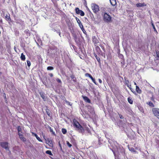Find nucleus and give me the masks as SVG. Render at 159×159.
<instances>
[{
    "label": "nucleus",
    "mask_w": 159,
    "mask_h": 159,
    "mask_svg": "<svg viewBox=\"0 0 159 159\" xmlns=\"http://www.w3.org/2000/svg\"><path fill=\"white\" fill-rule=\"evenodd\" d=\"M20 139L23 142H25L26 141V139L23 137V135H20L19 137Z\"/></svg>",
    "instance_id": "16"
},
{
    "label": "nucleus",
    "mask_w": 159,
    "mask_h": 159,
    "mask_svg": "<svg viewBox=\"0 0 159 159\" xmlns=\"http://www.w3.org/2000/svg\"><path fill=\"white\" fill-rule=\"evenodd\" d=\"M22 130L20 126H18L17 128L18 132H21Z\"/></svg>",
    "instance_id": "30"
},
{
    "label": "nucleus",
    "mask_w": 159,
    "mask_h": 159,
    "mask_svg": "<svg viewBox=\"0 0 159 159\" xmlns=\"http://www.w3.org/2000/svg\"><path fill=\"white\" fill-rule=\"evenodd\" d=\"M27 65L28 66H30L31 63L30 61L29 60L27 61Z\"/></svg>",
    "instance_id": "36"
},
{
    "label": "nucleus",
    "mask_w": 159,
    "mask_h": 159,
    "mask_svg": "<svg viewBox=\"0 0 159 159\" xmlns=\"http://www.w3.org/2000/svg\"><path fill=\"white\" fill-rule=\"evenodd\" d=\"M49 75L51 77H52L53 76V75L52 73H50L49 74Z\"/></svg>",
    "instance_id": "41"
},
{
    "label": "nucleus",
    "mask_w": 159,
    "mask_h": 159,
    "mask_svg": "<svg viewBox=\"0 0 159 159\" xmlns=\"http://www.w3.org/2000/svg\"><path fill=\"white\" fill-rule=\"evenodd\" d=\"M110 2L113 6H115L116 4V0H110Z\"/></svg>",
    "instance_id": "14"
},
{
    "label": "nucleus",
    "mask_w": 159,
    "mask_h": 159,
    "mask_svg": "<svg viewBox=\"0 0 159 159\" xmlns=\"http://www.w3.org/2000/svg\"><path fill=\"white\" fill-rule=\"evenodd\" d=\"M92 8L93 11L95 13H97L99 10L98 6L95 4H92Z\"/></svg>",
    "instance_id": "3"
},
{
    "label": "nucleus",
    "mask_w": 159,
    "mask_h": 159,
    "mask_svg": "<svg viewBox=\"0 0 159 159\" xmlns=\"http://www.w3.org/2000/svg\"><path fill=\"white\" fill-rule=\"evenodd\" d=\"M46 143L50 147H52L53 146L52 141L50 139H48V140L46 141Z\"/></svg>",
    "instance_id": "9"
},
{
    "label": "nucleus",
    "mask_w": 159,
    "mask_h": 159,
    "mask_svg": "<svg viewBox=\"0 0 159 159\" xmlns=\"http://www.w3.org/2000/svg\"><path fill=\"white\" fill-rule=\"evenodd\" d=\"M50 131L51 132H53V130L51 128V127H50Z\"/></svg>",
    "instance_id": "46"
},
{
    "label": "nucleus",
    "mask_w": 159,
    "mask_h": 159,
    "mask_svg": "<svg viewBox=\"0 0 159 159\" xmlns=\"http://www.w3.org/2000/svg\"><path fill=\"white\" fill-rule=\"evenodd\" d=\"M46 153L47 154H48V155H52V152L50 150H47L46 152Z\"/></svg>",
    "instance_id": "25"
},
{
    "label": "nucleus",
    "mask_w": 159,
    "mask_h": 159,
    "mask_svg": "<svg viewBox=\"0 0 159 159\" xmlns=\"http://www.w3.org/2000/svg\"><path fill=\"white\" fill-rule=\"evenodd\" d=\"M128 148L130 151L134 152V153H137V152L134 150V148L132 147H129Z\"/></svg>",
    "instance_id": "18"
},
{
    "label": "nucleus",
    "mask_w": 159,
    "mask_h": 159,
    "mask_svg": "<svg viewBox=\"0 0 159 159\" xmlns=\"http://www.w3.org/2000/svg\"><path fill=\"white\" fill-rule=\"evenodd\" d=\"M125 84L127 87H129V81L128 80H126V79L125 78Z\"/></svg>",
    "instance_id": "26"
},
{
    "label": "nucleus",
    "mask_w": 159,
    "mask_h": 159,
    "mask_svg": "<svg viewBox=\"0 0 159 159\" xmlns=\"http://www.w3.org/2000/svg\"><path fill=\"white\" fill-rule=\"evenodd\" d=\"M95 57L96 58L97 61L98 62H100V59L99 57H98L97 56V55L95 54Z\"/></svg>",
    "instance_id": "27"
},
{
    "label": "nucleus",
    "mask_w": 159,
    "mask_h": 159,
    "mask_svg": "<svg viewBox=\"0 0 159 159\" xmlns=\"http://www.w3.org/2000/svg\"><path fill=\"white\" fill-rule=\"evenodd\" d=\"M131 85H129V87H129L131 90Z\"/></svg>",
    "instance_id": "47"
},
{
    "label": "nucleus",
    "mask_w": 159,
    "mask_h": 159,
    "mask_svg": "<svg viewBox=\"0 0 159 159\" xmlns=\"http://www.w3.org/2000/svg\"><path fill=\"white\" fill-rule=\"evenodd\" d=\"M98 81H99V82L100 83H101L102 82V81L100 79H98Z\"/></svg>",
    "instance_id": "42"
},
{
    "label": "nucleus",
    "mask_w": 159,
    "mask_h": 159,
    "mask_svg": "<svg viewBox=\"0 0 159 159\" xmlns=\"http://www.w3.org/2000/svg\"><path fill=\"white\" fill-rule=\"evenodd\" d=\"M80 29H81L83 31V32L84 34H86V31L85 30L83 26L82 27L80 28Z\"/></svg>",
    "instance_id": "31"
},
{
    "label": "nucleus",
    "mask_w": 159,
    "mask_h": 159,
    "mask_svg": "<svg viewBox=\"0 0 159 159\" xmlns=\"http://www.w3.org/2000/svg\"><path fill=\"white\" fill-rule=\"evenodd\" d=\"M93 41L94 43H97L98 42V40L95 36H94L93 37Z\"/></svg>",
    "instance_id": "20"
},
{
    "label": "nucleus",
    "mask_w": 159,
    "mask_h": 159,
    "mask_svg": "<svg viewBox=\"0 0 159 159\" xmlns=\"http://www.w3.org/2000/svg\"><path fill=\"white\" fill-rule=\"evenodd\" d=\"M148 104L149 106H151L152 107H154V106L153 103L151 102H149Z\"/></svg>",
    "instance_id": "34"
},
{
    "label": "nucleus",
    "mask_w": 159,
    "mask_h": 159,
    "mask_svg": "<svg viewBox=\"0 0 159 159\" xmlns=\"http://www.w3.org/2000/svg\"><path fill=\"white\" fill-rule=\"evenodd\" d=\"M112 151H113V152H114L113 150H112ZM114 152V154L115 155V153H114V152Z\"/></svg>",
    "instance_id": "54"
},
{
    "label": "nucleus",
    "mask_w": 159,
    "mask_h": 159,
    "mask_svg": "<svg viewBox=\"0 0 159 159\" xmlns=\"http://www.w3.org/2000/svg\"><path fill=\"white\" fill-rule=\"evenodd\" d=\"M136 6L137 7H143L144 6H146V4H145L144 3H138L136 4Z\"/></svg>",
    "instance_id": "12"
},
{
    "label": "nucleus",
    "mask_w": 159,
    "mask_h": 159,
    "mask_svg": "<svg viewBox=\"0 0 159 159\" xmlns=\"http://www.w3.org/2000/svg\"><path fill=\"white\" fill-rule=\"evenodd\" d=\"M118 115H119V116L120 118V119H123L124 118V117H123V116L121 114L119 113Z\"/></svg>",
    "instance_id": "37"
},
{
    "label": "nucleus",
    "mask_w": 159,
    "mask_h": 159,
    "mask_svg": "<svg viewBox=\"0 0 159 159\" xmlns=\"http://www.w3.org/2000/svg\"><path fill=\"white\" fill-rule=\"evenodd\" d=\"M57 81L59 83H61V80L59 79H57Z\"/></svg>",
    "instance_id": "40"
},
{
    "label": "nucleus",
    "mask_w": 159,
    "mask_h": 159,
    "mask_svg": "<svg viewBox=\"0 0 159 159\" xmlns=\"http://www.w3.org/2000/svg\"><path fill=\"white\" fill-rule=\"evenodd\" d=\"M59 145L61 147V144H60V143H59Z\"/></svg>",
    "instance_id": "53"
},
{
    "label": "nucleus",
    "mask_w": 159,
    "mask_h": 159,
    "mask_svg": "<svg viewBox=\"0 0 159 159\" xmlns=\"http://www.w3.org/2000/svg\"><path fill=\"white\" fill-rule=\"evenodd\" d=\"M151 23L153 27V29L154 31L156 33V34H158V32H157L155 26L153 23V21L152 20H151Z\"/></svg>",
    "instance_id": "15"
},
{
    "label": "nucleus",
    "mask_w": 159,
    "mask_h": 159,
    "mask_svg": "<svg viewBox=\"0 0 159 159\" xmlns=\"http://www.w3.org/2000/svg\"><path fill=\"white\" fill-rule=\"evenodd\" d=\"M73 159H75V158H73Z\"/></svg>",
    "instance_id": "55"
},
{
    "label": "nucleus",
    "mask_w": 159,
    "mask_h": 159,
    "mask_svg": "<svg viewBox=\"0 0 159 159\" xmlns=\"http://www.w3.org/2000/svg\"><path fill=\"white\" fill-rule=\"evenodd\" d=\"M18 134L19 135V137L20 136V135H22L23 134H22V132H18Z\"/></svg>",
    "instance_id": "39"
},
{
    "label": "nucleus",
    "mask_w": 159,
    "mask_h": 159,
    "mask_svg": "<svg viewBox=\"0 0 159 159\" xmlns=\"http://www.w3.org/2000/svg\"><path fill=\"white\" fill-rule=\"evenodd\" d=\"M75 41L76 44L78 45H80L81 42L79 38H78L75 40Z\"/></svg>",
    "instance_id": "17"
},
{
    "label": "nucleus",
    "mask_w": 159,
    "mask_h": 159,
    "mask_svg": "<svg viewBox=\"0 0 159 159\" xmlns=\"http://www.w3.org/2000/svg\"><path fill=\"white\" fill-rule=\"evenodd\" d=\"M76 21H77V22L79 24V26L80 28L82 27L83 26V25H82V24L81 23L80 21V20L79 18H78L77 17L76 18Z\"/></svg>",
    "instance_id": "11"
},
{
    "label": "nucleus",
    "mask_w": 159,
    "mask_h": 159,
    "mask_svg": "<svg viewBox=\"0 0 159 159\" xmlns=\"http://www.w3.org/2000/svg\"><path fill=\"white\" fill-rule=\"evenodd\" d=\"M25 32H28L27 30H25Z\"/></svg>",
    "instance_id": "52"
},
{
    "label": "nucleus",
    "mask_w": 159,
    "mask_h": 159,
    "mask_svg": "<svg viewBox=\"0 0 159 159\" xmlns=\"http://www.w3.org/2000/svg\"><path fill=\"white\" fill-rule=\"evenodd\" d=\"M82 97L85 102L89 103H90V99L87 97L84 96H82Z\"/></svg>",
    "instance_id": "10"
},
{
    "label": "nucleus",
    "mask_w": 159,
    "mask_h": 159,
    "mask_svg": "<svg viewBox=\"0 0 159 159\" xmlns=\"http://www.w3.org/2000/svg\"><path fill=\"white\" fill-rule=\"evenodd\" d=\"M71 78H72V79H73L74 78V75H72L71 76Z\"/></svg>",
    "instance_id": "49"
},
{
    "label": "nucleus",
    "mask_w": 159,
    "mask_h": 159,
    "mask_svg": "<svg viewBox=\"0 0 159 159\" xmlns=\"http://www.w3.org/2000/svg\"><path fill=\"white\" fill-rule=\"evenodd\" d=\"M75 11L77 14H80L81 16H83L84 15V12L82 10H80L78 7L75 8Z\"/></svg>",
    "instance_id": "6"
},
{
    "label": "nucleus",
    "mask_w": 159,
    "mask_h": 159,
    "mask_svg": "<svg viewBox=\"0 0 159 159\" xmlns=\"http://www.w3.org/2000/svg\"><path fill=\"white\" fill-rule=\"evenodd\" d=\"M85 76H88L89 78H90L92 80L93 82V83H94L95 84H96V82H95V79L93 78V77L91 76V75L89 73H86L85 74Z\"/></svg>",
    "instance_id": "8"
},
{
    "label": "nucleus",
    "mask_w": 159,
    "mask_h": 159,
    "mask_svg": "<svg viewBox=\"0 0 159 159\" xmlns=\"http://www.w3.org/2000/svg\"><path fill=\"white\" fill-rule=\"evenodd\" d=\"M14 50H15V51H16V47H14Z\"/></svg>",
    "instance_id": "48"
},
{
    "label": "nucleus",
    "mask_w": 159,
    "mask_h": 159,
    "mask_svg": "<svg viewBox=\"0 0 159 159\" xmlns=\"http://www.w3.org/2000/svg\"><path fill=\"white\" fill-rule=\"evenodd\" d=\"M40 96L44 100H45V96L44 95L43 93L42 92H40L39 93Z\"/></svg>",
    "instance_id": "22"
},
{
    "label": "nucleus",
    "mask_w": 159,
    "mask_h": 159,
    "mask_svg": "<svg viewBox=\"0 0 159 159\" xmlns=\"http://www.w3.org/2000/svg\"><path fill=\"white\" fill-rule=\"evenodd\" d=\"M136 91L137 93L140 94L142 93V91L138 86H136Z\"/></svg>",
    "instance_id": "13"
},
{
    "label": "nucleus",
    "mask_w": 159,
    "mask_h": 159,
    "mask_svg": "<svg viewBox=\"0 0 159 159\" xmlns=\"http://www.w3.org/2000/svg\"><path fill=\"white\" fill-rule=\"evenodd\" d=\"M156 52L157 56V57H158V58L159 59V52L158 51H156Z\"/></svg>",
    "instance_id": "38"
},
{
    "label": "nucleus",
    "mask_w": 159,
    "mask_h": 159,
    "mask_svg": "<svg viewBox=\"0 0 159 159\" xmlns=\"http://www.w3.org/2000/svg\"><path fill=\"white\" fill-rule=\"evenodd\" d=\"M20 58L21 59L22 61H25V56L23 53L21 54Z\"/></svg>",
    "instance_id": "21"
},
{
    "label": "nucleus",
    "mask_w": 159,
    "mask_h": 159,
    "mask_svg": "<svg viewBox=\"0 0 159 159\" xmlns=\"http://www.w3.org/2000/svg\"><path fill=\"white\" fill-rule=\"evenodd\" d=\"M152 111L154 115L159 119V109L154 108L152 109Z\"/></svg>",
    "instance_id": "5"
},
{
    "label": "nucleus",
    "mask_w": 159,
    "mask_h": 159,
    "mask_svg": "<svg viewBox=\"0 0 159 159\" xmlns=\"http://www.w3.org/2000/svg\"><path fill=\"white\" fill-rule=\"evenodd\" d=\"M103 21L107 23H109L112 22L111 17L107 13H105L103 15Z\"/></svg>",
    "instance_id": "2"
},
{
    "label": "nucleus",
    "mask_w": 159,
    "mask_h": 159,
    "mask_svg": "<svg viewBox=\"0 0 159 159\" xmlns=\"http://www.w3.org/2000/svg\"><path fill=\"white\" fill-rule=\"evenodd\" d=\"M5 19L7 20L8 21H11V20L9 14H8V15H7L6 16Z\"/></svg>",
    "instance_id": "19"
},
{
    "label": "nucleus",
    "mask_w": 159,
    "mask_h": 159,
    "mask_svg": "<svg viewBox=\"0 0 159 159\" xmlns=\"http://www.w3.org/2000/svg\"><path fill=\"white\" fill-rule=\"evenodd\" d=\"M73 125L74 127L76 128V130L79 133L82 134L84 133V129L80 125L78 122L75 119L73 120Z\"/></svg>",
    "instance_id": "1"
},
{
    "label": "nucleus",
    "mask_w": 159,
    "mask_h": 159,
    "mask_svg": "<svg viewBox=\"0 0 159 159\" xmlns=\"http://www.w3.org/2000/svg\"><path fill=\"white\" fill-rule=\"evenodd\" d=\"M96 49L98 52H100V49L98 46H97L96 47Z\"/></svg>",
    "instance_id": "32"
},
{
    "label": "nucleus",
    "mask_w": 159,
    "mask_h": 159,
    "mask_svg": "<svg viewBox=\"0 0 159 159\" xmlns=\"http://www.w3.org/2000/svg\"><path fill=\"white\" fill-rule=\"evenodd\" d=\"M134 84L135 85H137V84H136V83L135 82L134 83Z\"/></svg>",
    "instance_id": "51"
},
{
    "label": "nucleus",
    "mask_w": 159,
    "mask_h": 159,
    "mask_svg": "<svg viewBox=\"0 0 159 159\" xmlns=\"http://www.w3.org/2000/svg\"><path fill=\"white\" fill-rule=\"evenodd\" d=\"M66 103H67V104H68L70 105H71V104H70V103L68 101H67V102L66 101Z\"/></svg>",
    "instance_id": "43"
},
{
    "label": "nucleus",
    "mask_w": 159,
    "mask_h": 159,
    "mask_svg": "<svg viewBox=\"0 0 159 159\" xmlns=\"http://www.w3.org/2000/svg\"><path fill=\"white\" fill-rule=\"evenodd\" d=\"M85 130H87L88 131V132H89V129L88 128H85Z\"/></svg>",
    "instance_id": "44"
},
{
    "label": "nucleus",
    "mask_w": 159,
    "mask_h": 159,
    "mask_svg": "<svg viewBox=\"0 0 159 159\" xmlns=\"http://www.w3.org/2000/svg\"><path fill=\"white\" fill-rule=\"evenodd\" d=\"M60 31H58L57 32L58 33H59V35L60 37H61V35H61V33H60Z\"/></svg>",
    "instance_id": "45"
},
{
    "label": "nucleus",
    "mask_w": 159,
    "mask_h": 159,
    "mask_svg": "<svg viewBox=\"0 0 159 159\" xmlns=\"http://www.w3.org/2000/svg\"><path fill=\"white\" fill-rule=\"evenodd\" d=\"M62 132L63 134H65L66 133L67 131L66 129L63 128L62 129Z\"/></svg>",
    "instance_id": "28"
},
{
    "label": "nucleus",
    "mask_w": 159,
    "mask_h": 159,
    "mask_svg": "<svg viewBox=\"0 0 159 159\" xmlns=\"http://www.w3.org/2000/svg\"><path fill=\"white\" fill-rule=\"evenodd\" d=\"M73 36L75 40L78 38L75 34H73Z\"/></svg>",
    "instance_id": "35"
},
{
    "label": "nucleus",
    "mask_w": 159,
    "mask_h": 159,
    "mask_svg": "<svg viewBox=\"0 0 159 159\" xmlns=\"http://www.w3.org/2000/svg\"><path fill=\"white\" fill-rule=\"evenodd\" d=\"M0 145L2 147L6 149V150H8V143L7 142H2L0 143Z\"/></svg>",
    "instance_id": "7"
},
{
    "label": "nucleus",
    "mask_w": 159,
    "mask_h": 159,
    "mask_svg": "<svg viewBox=\"0 0 159 159\" xmlns=\"http://www.w3.org/2000/svg\"><path fill=\"white\" fill-rule=\"evenodd\" d=\"M128 101L129 103L130 104H132L133 103V101L132 98H128Z\"/></svg>",
    "instance_id": "23"
},
{
    "label": "nucleus",
    "mask_w": 159,
    "mask_h": 159,
    "mask_svg": "<svg viewBox=\"0 0 159 159\" xmlns=\"http://www.w3.org/2000/svg\"><path fill=\"white\" fill-rule=\"evenodd\" d=\"M66 144H67V146H68L69 148H71V146H72V145H71V144H70V143H69L68 141H67L66 142Z\"/></svg>",
    "instance_id": "33"
},
{
    "label": "nucleus",
    "mask_w": 159,
    "mask_h": 159,
    "mask_svg": "<svg viewBox=\"0 0 159 159\" xmlns=\"http://www.w3.org/2000/svg\"><path fill=\"white\" fill-rule=\"evenodd\" d=\"M108 142L113 148V149H115L117 148V145L118 144L116 142H114L112 140L109 139Z\"/></svg>",
    "instance_id": "4"
},
{
    "label": "nucleus",
    "mask_w": 159,
    "mask_h": 159,
    "mask_svg": "<svg viewBox=\"0 0 159 159\" xmlns=\"http://www.w3.org/2000/svg\"><path fill=\"white\" fill-rule=\"evenodd\" d=\"M34 136H35V137H36L37 139L40 142H42V140L38 136V135L36 134H34Z\"/></svg>",
    "instance_id": "24"
},
{
    "label": "nucleus",
    "mask_w": 159,
    "mask_h": 159,
    "mask_svg": "<svg viewBox=\"0 0 159 159\" xmlns=\"http://www.w3.org/2000/svg\"><path fill=\"white\" fill-rule=\"evenodd\" d=\"M47 114H48V115L49 116V115H50V113H48V112H47Z\"/></svg>",
    "instance_id": "50"
},
{
    "label": "nucleus",
    "mask_w": 159,
    "mask_h": 159,
    "mask_svg": "<svg viewBox=\"0 0 159 159\" xmlns=\"http://www.w3.org/2000/svg\"><path fill=\"white\" fill-rule=\"evenodd\" d=\"M54 69V68L52 66H48L47 68V70H52Z\"/></svg>",
    "instance_id": "29"
}]
</instances>
